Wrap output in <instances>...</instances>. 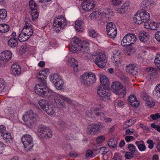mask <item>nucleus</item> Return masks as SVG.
<instances>
[{"label": "nucleus", "instance_id": "obj_1", "mask_svg": "<svg viewBox=\"0 0 160 160\" xmlns=\"http://www.w3.org/2000/svg\"><path fill=\"white\" fill-rule=\"evenodd\" d=\"M49 71L48 69H44L39 72L37 77L39 81V83L37 84L35 87V92L39 96L43 97L48 95L49 88L47 86L45 79L47 78V74Z\"/></svg>", "mask_w": 160, "mask_h": 160}, {"label": "nucleus", "instance_id": "obj_2", "mask_svg": "<svg viewBox=\"0 0 160 160\" xmlns=\"http://www.w3.org/2000/svg\"><path fill=\"white\" fill-rule=\"evenodd\" d=\"M49 91L50 90L49 89L48 94L46 96H48L49 98H51V99H54L55 105L59 110H63L66 108L65 103L63 102H61L60 99H62L63 101L67 102L68 103H71L72 102L71 100L62 95L57 94L54 92L50 93Z\"/></svg>", "mask_w": 160, "mask_h": 160}, {"label": "nucleus", "instance_id": "obj_3", "mask_svg": "<svg viewBox=\"0 0 160 160\" xmlns=\"http://www.w3.org/2000/svg\"><path fill=\"white\" fill-rule=\"evenodd\" d=\"M71 49L73 52L78 51L80 52L87 53L88 52L89 44L88 41H82L79 38L74 37L71 40Z\"/></svg>", "mask_w": 160, "mask_h": 160}, {"label": "nucleus", "instance_id": "obj_4", "mask_svg": "<svg viewBox=\"0 0 160 160\" xmlns=\"http://www.w3.org/2000/svg\"><path fill=\"white\" fill-rule=\"evenodd\" d=\"M22 118L25 122L26 124L30 128H32L39 120L38 114L34 113L32 110L27 112L25 115H23Z\"/></svg>", "mask_w": 160, "mask_h": 160}, {"label": "nucleus", "instance_id": "obj_5", "mask_svg": "<svg viewBox=\"0 0 160 160\" xmlns=\"http://www.w3.org/2000/svg\"><path fill=\"white\" fill-rule=\"evenodd\" d=\"M150 19L149 14L145 10L138 11L133 18L135 23L140 24L149 20Z\"/></svg>", "mask_w": 160, "mask_h": 160}, {"label": "nucleus", "instance_id": "obj_6", "mask_svg": "<svg viewBox=\"0 0 160 160\" xmlns=\"http://www.w3.org/2000/svg\"><path fill=\"white\" fill-rule=\"evenodd\" d=\"M81 78L82 83L86 86L92 85L96 81V76L91 72L84 73Z\"/></svg>", "mask_w": 160, "mask_h": 160}, {"label": "nucleus", "instance_id": "obj_7", "mask_svg": "<svg viewBox=\"0 0 160 160\" xmlns=\"http://www.w3.org/2000/svg\"><path fill=\"white\" fill-rule=\"evenodd\" d=\"M66 20L62 16H58L55 18L53 23L54 30H56L58 32L63 29L66 24Z\"/></svg>", "mask_w": 160, "mask_h": 160}, {"label": "nucleus", "instance_id": "obj_8", "mask_svg": "<svg viewBox=\"0 0 160 160\" xmlns=\"http://www.w3.org/2000/svg\"><path fill=\"white\" fill-rule=\"evenodd\" d=\"M21 141L24 146V150L30 151L33 147L32 138L29 134L23 135L21 138Z\"/></svg>", "mask_w": 160, "mask_h": 160}, {"label": "nucleus", "instance_id": "obj_9", "mask_svg": "<svg viewBox=\"0 0 160 160\" xmlns=\"http://www.w3.org/2000/svg\"><path fill=\"white\" fill-rule=\"evenodd\" d=\"M50 78L51 81L55 85L57 89L61 90L63 89L64 82L58 74H53L51 75Z\"/></svg>", "mask_w": 160, "mask_h": 160}, {"label": "nucleus", "instance_id": "obj_10", "mask_svg": "<svg viewBox=\"0 0 160 160\" xmlns=\"http://www.w3.org/2000/svg\"><path fill=\"white\" fill-rule=\"evenodd\" d=\"M137 40V38L135 34L128 33L123 37L121 41V44L123 46H128L134 43Z\"/></svg>", "mask_w": 160, "mask_h": 160}, {"label": "nucleus", "instance_id": "obj_11", "mask_svg": "<svg viewBox=\"0 0 160 160\" xmlns=\"http://www.w3.org/2000/svg\"><path fill=\"white\" fill-rule=\"evenodd\" d=\"M111 89L113 92L117 95L124 96L126 94V91L120 82H113L111 86Z\"/></svg>", "mask_w": 160, "mask_h": 160}, {"label": "nucleus", "instance_id": "obj_12", "mask_svg": "<svg viewBox=\"0 0 160 160\" xmlns=\"http://www.w3.org/2000/svg\"><path fill=\"white\" fill-rule=\"evenodd\" d=\"M95 63L100 68L104 67L106 64L107 59L106 55L102 53L94 55Z\"/></svg>", "mask_w": 160, "mask_h": 160}, {"label": "nucleus", "instance_id": "obj_13", "mask_svg": "<svg viewBox=\"0 0 160 160\" xmlns=\"http://www.w3.org/2000/svg\"><path fill=\"white\" fill-rule=\"evenodd\" d=\"M106 30L108 35L112 38H115L117 34V29L115 24L111 22L107 24Z\"/></svg>", "mask_w": 160, "mask_h": 160}, {"label": "nucleus", "instance_id": "obj_14", "mask_svg": "<svg viewBox=\"0 0 160 160\" xmlns=\"http://www.w3.org/2000/svg\"><path fill=\"white\" fill-rule=\"evenodd\" d=\"M38 131L41 133L40 135L42 137L49 138L52 137V132L48 127L41 126L38 128Z\"/></svg>", "mask_w": 160, "mask_h": 160}, {"label": "nucleus", "instance_id": "obj_15", "mask_svg": "<svg viewBox=\"0 0 160 160\" xmlns=\"http://www.w3.org/2000/svg\"><path fill=\"white\" fill-rule=\"evenodd\" d=\"M82 9L88 12L95 7L94 2L93 0H86L83 1L82 4Z\"/></svg>", "mask_w": 160, "mask_h": 160}, {"label": "nucleus", "instance_id": "obj_16", "mask_svg": "<svg viewBox=\"0 0 160 160\" xmlns=\"http://www.w3.org/2000/svg\"><path fill=\"white\" fill-rule=\"evenodd\" d=\"M100 129V125L99 124H92L88 126L87 133L88 134L96 133Z\"/></svg>", "mask_w": 160, "mask_h": 160}, {"label": "nucleus", "instance_id": "obj_17", "mask_svg": "<svg viewBox=\"0 0 160 160\" xmlns=\"http://www.w3.org/2000/svg\"><path fill=\"white\" fill-rule=\"evenodd\" d=\"M12 54V52L10 51H3L0 53V60L4 62H8L11 59Z\"/></svg>", "mask_w": 160, "mask_h": 160}, {"label": "nucleus", "instance_id": "obj_18", "mask_svg": "<svg viewBox=\"0 0 160 160\" xmlns=\"http://www.w3.org/2000/svg\"><path fill=\"white\" fill-rule=\"evenodd\" d=\"M22 31L30 37L33 33V27L30 23L26 21L25 26Z\"/></svg>", "mask_w": 160, "mask_h": 160}, {"label": "nucleus", "instance_id": "obj_19", "mask_svg": "<svg viewBox=\"0 0 160 160\" xmlns=\"http://www.w3.org/2000/svg\"><path fill=\"white\" fill-rule=\"evenodd\" d=\"M113 55L111 57V59L115 62L116 66L117 67H118L120 63L119 60L121 55L120 52L118 50L115 49L113 51Z\"/></svg>", "mask_w": 160, "mask_h": 160}, {"label": "nucleus", "instance_id": "obj_20", "mask_svg": "<svg viewBox=\"0 0 160 160\" xmlns=\"http://www.w3.org/2000/svg\"><path fill=\"white\" fill-rule=\"evenodd\" d=\"M126 71L135 76L138 74L137 68L134 64L127 65L126 67Z\"/></svg>", "mask_w": 160, "mask_h": 160}, {"label": "nucleus", "instance_id": "obj_21", "mask_svg": "<svg viewBox=\"0 0 160 160\" xmlns=\"http://www.w3.org/2000/svg\"><path fill=\"white\" fill-rule=\"evenodd\" d=\"M11 73L14 76H18L21 72L20 66L17 64H13L11 66Z\"/></svg>", "mask_w": 160, "mask_h": 160}, {"label": "nucleus", "instance_id": "obj_22", "mask_svg": "<svg viewBox=\"0 0 160 160\" xmlns=\"http://www.w3.org/2000/svg\"><path fill=\"white\" fill-rule=\"evenodd\" d=\"M138 36L139 39L142 42H146L149 39V34L144 31L140 32L139 33Z\"/></svg>", "mask_w": 160, "mask_h": 160}, {"label": "nucleus", "instance_id": "obj_23", "mask_svg": "<svg viewBox=\"0 0 160 160\" xmlns=\"http://www.w3.org/2000/svg\"><path fill=\"white\" fill-rule=\"evenodd\" d=\"M130 3L128 1H126L121 7L116 9L117 12L119 13H122L125 12L130 8Z\"/></svg>", "mask_w": 160, "mask_h": 160}, {"label": "nucleus", "instance_id": "obj_24", "mask_svg": "<svg viewBox=\"0 0 160 160\" xmlns=\"http://www.w3.org/2000/svg\"><path fill=\"white\" fill-rule=\"evenodd\" d=\"M67 63L73 68L74 71H77L78 70V63L77 61L74 58H68Z\"/></svg>", "mask_w": 160, "mask_h": 160}, {"label": "nucleus", "instance_id": "obj_25", "mask_svg": "<svg viewBox=\"0 0 160 160\" xmlns=\"http://www.w3.org/2000/svg\"><path fill=\"white\" fill-rule=\"evenodd\" d=\"M74 27L77 31L81 32L84 28V23L82 21L78 19L75 22Z\"/></svg>", "mask_w": 160, "mask_h": 160}, {"label": "nucleus", "instance_id": "obj_26", "mask_svg": "<svg viewBox=\"0 0 160 160\" xmlns=\"http://www.w3.org/2000/svg\"><path fill=\"white\" fill-rule=\"evenodd\" d=\"M128 100L129 102L130 103L131 106L135 107H138L139 106L138 102L137 100V98L135 96H130Z\"/></svg>", "mask_w": 160, "mask_h": 160}, {"label": "nucleus", "instance_id": "obj_27", "mask_svg": "<svg viewBox=\"0 0 160 160\" xmlns=\"http://www.w3.org/2000/svg\"><path fill=\"white\" fill-rule=\"evenodd\" d=\"M44 110L48 115H52L55 112V107L51 104H48L46 106Z\"/></svg>", "mask_w": 160, "mask_h": 160}, {"label": "nucleus", "instance_id": "obj_28", "mask_svg": "<svg viewBox=\"0 0 160 160\" xmlns=\"http://www.w3.org/2000/svg\"><path fill=\"white\" fill-rule=\"evenodd\" d=\"M135 144L140 151L142 152L146 150V147L145 145L144 142L143 140L137 141L135 142Z\"/></svg>", "mask_w": 160, "mask_h": 160}, {"label": "nucleus", "instance_id": "obj_29", "mask_svg": "<svg viewBox=\"0 0 160 160\" xmlns=\"http://www.w3.org/2000/svg\"><path fill=\"white\" fill-rule=\"evenodd\" d=\"M97 94L100 96L106 92H108L109 90L104 86L99 85L97 89Z\"/></svg>", "mask_w": 160, "mask_h": 160}, {"label": "nucleus", "instance_id": "obj_30", "mask_svg": "<svg viewBox=\"0 0 160 160\" xmlns=\"http://www.w3.org/2000/svg\"><path fill=\"white\" fill-rule=\"evenodd\" d=\"M18 39L14 37L12 38L8 41L9 46L12 48L16 47L18 45Z\"/></svg>", "mask_w": 160, "mask_h": 160}, {"label": "nucleus", "instance_id": "obj_31", "mask_svg": "<svg viewBox=\"0 0 160 160\" xmlns=\"http://www.w3.org/2000/svg\"><path fill=\"white\" fill-rule=\"evenodd\" d=\"M1 136L3 137V139L7 143H10L12 141V138L10 133L6 132Z\"/></svg>", "mask_w": 160, "mask_h": 160}, {"label": "nucleus", "instance_id": "obj_32", "mask_svg": "<svg viewBox=\"0 0 160 160\" xmlns=\"http://www.w3.org/2000/svg\"><path fill=\"white\" fill-rule=\"evenodd\" d=\"M100 82L102 84L101 86H104L106 87L110 85L108 78L105 76H101L100 78Z\"/></svg>", "mask_w": 160, "mask_h": 160}, {"label": "nucleus", "instance_id": "obj_33", "mask_svg": "<svg viewBox=\"0 0 160 160\" xmlns=\"http://www.w3.org/2000/svg\"><path fill=\"white\" fill-rule=\"evenodd\" d=\"M30 38V37L26 33H25L24 32L22 31L18 37V39L20 42H24L28 39Z\"/></svg>", "mask_w": 160, "mask_h": 160}, {"label": "nucleus", "instance_id": "obj_34", "mask_svg": "<svg viewBox=\"0 0 160 160\" xmlns=\"http://www.w3.org/2000/svg\"><path fill=\"white\" fill-rule=\"evenodd\" d=\"M135 120L134 119H130L126 121L123 123L124 127L126 128L134 124L135 122Z\"/></svg>", "mask_w": 160, "mask_h": 160}, {"label": "nucleus", "instance_id": "obj_35", "mask_svg": "<svg viewBox=\"0 0 160 160\" xmlns=\"http://www.w3.org/2000/svg\"><path fill=\"white\" fill-rule=\"evenodd\" d=\"M9 29V26L5 24H0V32L5 33L8 31Z\"/></svg>", "mask_w": 160, "mask_h": 160}, {"label": "nucleus", "instance_id": "obj_36", "mask_svg": "<svg viewBox=\"0 0 160 160\" xmlns=\"http://www.w3.org/2000/svg\"><path fill=\"white\" fill-rule=\"evenodd\" d=\"M117 144V141L113 139H110L108 142V145L112 148H113L116 147Z\"/></svg>", "mask_w": 160, "mask_h": 160}, {"label": "nucleus", "instance_id": "obj_37", "mask_svg": "<svg viewBox=\"0 0 160 160\" xmlns=\"http://www.w3.org/2000/svg\"><path fill=\"white\" fill-rule=\"evenodd\" d=\"M7 16V12L4 9H0V22L3 21L6 18Z\"/></svg>", "mask_w": 160, "mask_h": 160}, {"label": "nucleus", "instance_id": "obj_38", "mask_svg": "<svg viewBox=\"0 0 160 160\" xmlns=\"http://www.w3.org/2000/svg\"><path fill=\"white\" fill-rule=\"evenodd\" d=\"M109 91L108 92H106V93L103 94L102 96H101L99 97H100V99L105 101L108 100L110 98V93H109Z\"/></svg>", "mask_w": 160, "mask_h": 160}, {"label": "nucleus", "instance_id": "obj_39", "mask_svg": "<svg viewBox=\"0 0 160 160\" xmlns=\"http://www.w3.org/2000/svg\"><path fill=\"white\" fill-rule=\"evenodd\" d=\"M38 103L41 108L43 110L45 109L44 108L47 107L46 106L48 105L49 104L44 99L39 100L38 101Z\"/></svg>", "mask_w": 160, "mask_h": 160}, {"label": "nucleus", "instance_id": "obj_40", "mask_svg": "<svg viewBox=\"0 0 160 160\" xmlns=\"http://www.w3.org/2000/svg\"><path fill=\"white\" fill-rule=\"evenodd\" d=\"M151 29L153 30H156L157 28H160V23H157L153 22L150 23Z\"/></svg>", "mask_w": 160, "mask_h": 160}, {"label": "nucleus", "instance_id": "obj_41", "mask_svg": "<svg viewBox=\"0 0 160 160\" xmlns=\"http://www.w3.org/2000/svg\"><path fill=\"white\" fill-rule=\"evenodd\" d=\"M89 51L88 52L85 53V52H82V53H84L86 54V55L85 57V59L88 61H91L92 58L94 59V55H92V54H90L89 53Z\"/></svg>", "mask_w": 160, "mask_h": 160}, {"label": "nucleus", "instance_id": "obj_42", "mask_svg": "<svg viewBox=\"0 0 160 160\" xmlns=\"http://www.w3.org/2000/svg\"><path fill=\"white\" fill-rule=\"evenodd\" d=\"M31 15L32 20L33 21V20H34L37 19L38 18L39 14L38 12L36 10H32Z\"/></svg>", "mask_w": 160, "mask_h": 160}, {"label": "nucleus", "instance_id": "obj_43", "mask_svg": "<svg viewBox=\"0 0 160 160\" xmlns=\"http://www.w3.org/2000/svg\"><path fill=\"white\" fill-rule=\"evenodd\" d=\"M154 93L155 96L160 97V84H158L156 86Z\"/></svg>", "mask_w": 160, "mask_h": 160}, {"label": "nucleus", "instance_id": "obj_44", "mask_svg": "<svg viewBox=\"0 0 160 160\" xmlns=\"http://www.w3.org/2000/svg\"><path fill=\"white\" fill-rule=\"evenodd\" d=\"M29 5L30 8L32 10H36L37 7L36 3L33 1H30L29 2Z\"/></svg>", "mask_w": 160, "mask_h": 160}, {"label": "nucleus", "instance_id": "obj_45", "mask_svg": "<svg viewBox=\"0 0 160 160\" xmlns=\"http://www.w3.org/2000/svg\"><path fill=\"white\" fill-rule=\"evenodd\" d=\"M128 148L129 150L131 151V152L133 153H135L136 152H137L138 151H136V148L134 145L132 144H130L128 145Z\"/></svg>", "mask_w": 160, "mask_h": 160}, {"label": "nucleus", "instance_id": "obj_46", "mask_svg": "<svg viewBox=\"0 0 160 160\" xmlns=\"http://www.w3.org/2000/svg\"><path fill=\"white\" fill-rule=\"evenodd\" d=\"M105 138L103 136H100L98 137L96 139L97 143L99 144L103 142L105 140Z\"/></svg>", "mask_w": 160, "mask_h": 160}, {"label": "nucleus", "instance_id": "obj_47", "mask_svg": "<svg viewBox=\"0 0 160 160\" xmlns=\"http://www.w3.org/2000/svg\"><path fill=\"white\" fill-rule=\"evenodd\" d=\"M108 151V148L105 147H102L100 148L99 152L102 155H103L106 153Z\"/></svg>", "mask_w": 160, "mask_h": 160}, {"label": "nucleus", "instance_id": "obj_48", "mask_svg": "<svg viewBox=\"0 0 160 160\" xmlns=\"http://www.w3.org/2000/svg\"><path fill=\"white\" fill-rule=\"evenodd\" d=\"M147 143L149 145L148 148L151 149L153 148L154 147V142L151 139H148L147 141Z\"/></svg>", "mask_w": 160, "mask_h": 160}, {"label": "nucleus", "instance_id": "obj_49", "mask_svg": "<svg viewBox=\"0 0 160 160\" xmlns=\"http://www.w3.org/2000/svg\"><path fill=\"white\" fill-rule=\"evenodd\" d=\"M89 34L90 36L93 38H95L98 36V33L93 30H90L89 32Z\"/></svg>", "mask_w": 160, "mask_h": 160}, {"label": "nucleus", "instance_id": "obj_50", "mask_svg": "<svg viewBox=\"0 0 160 160\" xmlns=\"http://www.w3.org/2000/svg\"><path fill=\"white\" fill-rule=\"evenodd\" d=\"M154 3L152 1L147 0L145 1V5L147 8H149L153 5Z\"/></svg>", "mask_w": 160, "mask_h": 160}, {"label": "nucleus", "instance_id": "obj_51", "mask_svg": "<svg viewBox=\"0 0 160 160\" xmlns=\"http://www.w3.org/2000/svg\"><path fill=\"white\" fill-rule=\"evenodd\" d=\"M99 13L97 12H93L89 15V17L91 19L95 20L97 18V15Z\"/></svg>", "mask_w": 160, "mask_h": 160}, {"label": "nucleus", "instance_id": "obj_52", "mask_svg": "<svg viewBox=\"0 0 160 160\" xmlns=\"http://www.w3.org/2000/svg\"><path fill=\"white\" fill-rule=\"evenodd\" d=\"M150 117L154 120H157L160 118V114L159 113H157L154 114H151Z\"/></svg>", "mask_w": 160, "mask_h": 160}, {"label": "nucleus", "instance_id": "obj_53", "mask_svg": "<svg viewBox=\"0 0 160 160\" xmlns=\"http://www.w3.org/2000/svg\"><path fill=\"white\" fill-rule=\"evenodd\" d=\"M86 156L87 157H93L94 155L93 154V152L91 150H88L86 153Z\"/></svg>", "mask_w": 160, "mask_h": 160}, {"label": "nucleus", "instance_id": "obj_54", "mask_svg": "<svg viewBox=\"0 0 160 160\" xmlns=\"http://www.w3.org/2000/svg\"><path fill=\"white\" fill-rule=\"evenodd\" d=\"M146 104L148 107L152 108L154 106L155 103L152 101L148 100L146 102Z\"/></svg>", "mask_w": 160, "mask_h": 160}, {"label": "nucleus", "instance_id": "obj_55", "mask_svg": "<svg viewBox=\"0 0 160 160\" xmlns=\"http://www.w3.org/2000/svg\"><path fill=\"white\" fill-rule=\"evenodd\" d=\"M135 138L131 136H127L125 137V139L127 142H130L131 141L133 140Z\"/></svg>", "mask_w": 160, "mask_h": 160}, {"label": "nucleus", "instance_id": "obj_56", "mask_svg": "<svg viewBox=\"0 0 160 160\" xmlns=\"http://www.w3.org/2000/svg\"><path fill=\"white\" fill-rule=\"evenodd\" d=\"M6 128L3 125H1L0 126V132L1 133V135L6 133V131L5 130Z\"/></svg>", "mask_w": 160, "mask_h": 160}, {"label": "nucleus", "instance_id": "obj_57", "mask_svg": "<svg viewBox=\"0 0 160 160\" xmlns=\"http://www.w3.org/2000/svg\"><path fill=\"white\" fill-rule=\"evenodd\" d=\"M115 103L119 106L122 107L124 105L123 102L122 101L119 100L118 99H117L115 100Z\"/></svg>", "mask_w": 160, "mask_h": 160}, {"label": "nucleus", "instance_id": "obj_58", "mask_svg": "<svg viewBox=\"0 0 160 160\" xmlns=\"http://www.w3.org/2000/svg\"><path fill=\"white\" fill-rule=\"evenodd\" d=\"M132 153L130 152H127L125 155V157L128 159H130L132 157Z\"/></svg>", "mask_w": 160, "mask_h": 160}, {"label": "nucleus", "instance_id": "obj_59", "mask_svg": "<svg viewBox=\"0 0 160 160\" xmlns=\"http://www.w3.org/2000/svg\"><path fill=\"white\" fill-rule=\"evenodd\" d=\"M122 0H112V2L113 5H119L122 2Z\"/></svg>", "mask_w": 160, "mask_h": 160}, {"label": "nucleus", "instance_id": "obj_60", "mask_svg": "<svg viewBox=\"0 0 160 160\" xmlns=\"http://www.w3.org/2000/svg\"><path fill=\"white\" fill-rule=\"evenodd\" d=\"M146 70L148 72H154V73H156V70L153 68L152 67H149L148 68H146Z\"/></svg>", "mask_w": 160, "mask_h": 160}, {"label": "nucleus", "instance_id": "obj_61", "mask_svg": "<svg viewBox=\"0 0 160 160\" xmlns=\"http://www.w3.org/2000/svg\"><path fill=\"white\" fill-rule=\"evenodd\" d=\"M155 36L157 40L160 42V31H157L156 32Z\"/></svg>", "mask_w": 160, "mask_h": 160}, {"label": "nucleus", "instance_id": "obj_62", "mask_svg": "<svg viewBox=\"0 0 160 160\" xmlns=\"http://www.w3.org/2000/svg\"><path fill=\"white\" fill-rule=\"evenodd\" d=\"M142 97L143 98V99L145 101L147 102L148 100V99H149V96L146 93H143V94L142 95Z\"/></svg>", "mask_w": 160, "mask_h": 160}, {"label": "nucleus", "instance_id": "obj_63", "mask_svg": "<svg viewBox=\"0 0 160 160\" xmlns=\"http://www.w3.org/2000/svg\"><path fill=\"white\" fill-rule=\"evenodd\" d=\"M104 113L103 112H96V115L97 116H100L101 117L100 119H102V118H104L105 115Z\"/></svg>", "mask_w": 160, "mask_h": 160}, {"label": "nucleus", "instance_id": "obj_64", "mask_svg": "<svg viewBox=\"0 0 160 160\" xmlns=\"http://www.w3.org/2000/svg\"><path fill=\"white\" fill-rule=\"evenodd\" d=\"M144 24V27L147 29H151V26L150 25V23L148 22V21L145 22H143Z\"/></svg>", "mask_w": 160, "mask_h": 160}]
</instances>
